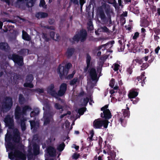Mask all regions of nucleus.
<instances>
[{"label": "nucleus", "instance_id": "a211bd4d", "mask_svg": "<svg viewBox=\"0 0 160 160\" xmlns=\"http://www.w3.org/2000/svg\"><path fill=\"white\" fill-rule=\"evenodd\" d=\"M146 77L145 76V72H143L142 73L141 75L137 77V80L140 83H141V85L142 86H144L145 83V80Z\"/></svg>", "mask_w": 160, "mask_h": 160}, {"label": "nucleus", "instance_id": "8fccbe9b", "mask_svg": "<svg viewBox=\"0 0 160 160\" xmlns=\"http://www.w3.org/2000/svg\"><path fill=\"white\" fill-rule=\"evenodd\" d=\"M114 68L113 70L115 71H118L120 67V65L117 63H115L113 64Z\"/></svg>", "mask_w": 160, "mask_h": 160}, {"label": "nucleus", "instance_id": "393cba45", "mask_svg": "<svg viewBox=\"0 0 160 160\" xmlns=\"http://www.w3.org/2000/svg\"><path fill=\"white\" fill-rule=\"evenodd\" d=\"M31 108L28 105H26L22 108V113L23 115H26L27 112H30L32 110Z\"/></svg>", "mask_w": 160, "mask_h": 160}, {"label": "nucleus", "instance_id": "7c9ffc66", "mask_svg": "<svg viewBox=\"0 0 160 160\" xmlns=\"http://www.w3.org/2000/svg\"><path fill=\"white\" fill-rule=\"evenodd\" d=\"M125 118L123 117H121L119 118L118 121L120 122L122 126L125 127L126 124V120L125 119Z\"/></svg>", "mask_w": 160, "mask_h": 160}, {"label": "nucleus", "instance_id": "a19ab883", "mask_svg": "<svg viewBox=\"0 0 160 160\" xmlns=\"http://www.w3.org/2000/svg\"><path fill=\"white\" fill-rule=\"evenodd\" d=\"M85 108H82L78 109V113L81 115H82L85 111Z\"/></svg>", "mask_w": 160, "mask_h": 160}, {"label": "nucleus", "instance_id": "69168bd1", "mask_svg": "<svg viewBox=\"0 0 160 160\" xmlns=\"http://www.w3.org/2000/svg\"><path fill=\"white\" fill-rule=\"evenodd\" d=\"M114 79H112L111 81H110V83H109V86L112 88H113V87L114 86V83L113 82H112V80H114Z\"/></svg>", "mask_w": 160, "mask_h": 160}, {"label": "nucleus", "instance_id": "cd10ccee", "mask_svg": "<svg viewBox=\"0 0 160 160\" xmlns=\"http://www.w3.org/2000/svg\"><path fill=\"white\" fill-rule=\"evenodd\" d=\"M26 121V118H23L22 119L20 120V125L22 131H24L26 129V126L25 121Z\"/></svg>", "mask_w": 160, "mask_h": 160}, {"label": "nucleus", "instance_id": "09e8293b", "mask_svg": "<svg viewBox=\"0 0 160 160\" xmlns=\"http://www.w3.org/2000/svg\"><path fill=\"white\" fill-rule=\"evenodd\" d=\"M32 90L34 91H35L40 93H43L44 92V89L43 88H39L34 89H32Z\"/></svg>", "mask_w": 160, "mask_h": 160}, {"label": "nucleus", "instance_id": "338daca9", "mask_svg": "<svg viewBox=\"0 0 160 160\" xmlns=\"http://www.w3.org/2000/svg\"><path fill=\"white\" fill-rule=\"evenodd\" d=\"M154 56H152L151 57V58L148 61V62L149 63H151L153 61H154Z\"/></svg>", "mask_w": 160, "mask_h": 160}, {"label": "nucleus", "instance_id": "aec40b11", "mask_svg": "<svg viewBox=\"0 0 160 160\" xmlns=\"http://www.w3.org/2000/svg\"><path fill=\"white\" fill-rule=\"evenodd\" d=\"M33 154L34 156H36L39 154L40 148L39 146L36 143L32 144Z\"/></svg>", "mask_w": 160, "mask_h": 160}, {"label": "nucleus", "instance_id": "680f3d73", "mask_svg": "<svg viewBox=\"0 0 160 160\" xmlns=\"http://www.w3.org/2000/svg\"><path fill=\"white\" fill-rule=\"evenodd\" d=\"M33 153H28L27 154V157L28 159H31L33 158Z\"/></svg>", "mask_w": 160, "mask_h": 160}, {"label": "nucleus", "instance_id": "a18cd8bd", "mask_svg": "<svg viewBox=\"0 0 160 160\" xmlns=\"http://www.w3.org/2000/svg\"><path fill=\"white\" fill-rule=\"evenodd\" d=\"M133 63H134V62H136L138 63L139 65H141L143 61H142V59L136 58L133 60Z\"/></svg>", "mask_w": 160, "mask_h": 160}, {"label": "nucleus", "instance_id": "f704fd0d", "mask_svg": "<svg viewBox=\"0 0 160 160\" xmlns=\"http://www.w3.org/2000/svg\"><path fill=\"white\" fill-rule=\"evenodd\" d=\"M106 142V141H105V145L104 147V148H105V149H106V150L108 151V153L109 152H110L112 151L111 150L112 148L111 147V146L109 144H108L107 145Z\"/></svg>", "mask_w": 160, "mask_h": 160}, {"label": "nucleus", "instance_id": "ddd939ff", "mask_svg": "<svg viewBox=\"0 0 160 160\" xmlns=\"http://www.w3.org/2000/svg\"><path fill=\"white\" fill-rule=\"evenodd\" d=\"M101 116L105 118V120H108L111 118L112 115L110 110H107V111L103 112V113H101Z\"/></svg>", "mask_w": 160, "mask_h": 160}, {"label": "nucleus", "instance_id": "bb28decb", "mask_svg": "<svg viewBox=\"0 0 160 160\" xmlns=\"http://www.w3.org/2000/svg\"><path fill=\"white\" fill-rule=\"evenodd\" d=\"M48 14L47 13L39 12L37 13L36 15V16L38 18H44L48 17Z\"/></svg>", "mask_w": 160, "mask_h": 160}, {"label": "nucleus", "instance_id": "4d7b16f0", "mask_svg": "<svg viewBox=\"0 0 160 160\" xmlns=\"http://www.w3.org/2000/svg\"><path fill=\"white\" fill-rule=\"evenodd\" d=\"M45 2L44 0H40L39 6L40 7H44L45 4Z\"/></svg>", "mask_w": 160, "mask_h": 160}, {"label": "nucleus", "instance_id": "f3484780", "mask_svg": "<svg viewBox=\"0 0 160 160\" xmlns=\"http://www.w3.org/2000/svg\"><path fill=\"white\" fill-rule=\"evenodd\" d=\"M31 129H33L34 131L36 132L39 127V123L38 122H36L34 120H31L29 121Z\"/></svg>", "mask_w": 160, "mask_h": 160}, {"label": "nucleus", "instance_id": "c9c22d12", "mask_svg": "<svg viewBox=\"0 0 160 160\" xmlns=\"http://www.w3.org/2000/svg\"><path fill=\"white\" fill-rule=\"evenodd\" d=\"M65 144L64 142L60 144L57 147V149L59 151H62L64 149Z\"/></svg>", "mask_w": 160, "mask_h": 160}, {"label": "nucleus", "instance_id": "603ef678", "mask_svg": "<svg viewBox=\"0 0 160 160\" xmlns=\"http://www.w3.org/2000/svg\"><path fill=\"white\" fill-rule=\"evenodd\" d=\"M131 101L132 102V103L133 104H136L139 101V98H135V100H133V99H131Z\"/></svg>", "mask_w": 160, "mask_h": 160}, {"label": "nucleus", "instance_id": "6e6d98bb", "mask_svg": "<svg viewBox=\"0 0 160 160\" xmlns=\"http://www.w3.org/2000/svg\"><path fill=\"white\" fill-rule=\"evenodd\" d=\"M139 36V33L138 32H136L134 33V35L132 37V39L134 40H136Z\"/></svg>", "mask_w": 160, "mask_h": 160}, {"label": "nucleus", "instance_id": "2eb2a0df", "mask_svg": "<svg viewBox=\"0 0 160 160\" xmlns=\"http://www.w3.org/2000/svg\"><path fill=\"white\" fill-rule=\"evenodd\" d=\"M138 94V92L136 91V89L133 88L129 91L128 96L130 99H133L135 98Z\"/></svg>", "mask_w": 160, "mask_h": 160}, {"label": "nucleus", "instance_id": "39448f33", "mask_svg": "<svg viewBox=\"0 0 160 160\" xmlns=\"http://www.w3.org/2000/svg\"><path fill=\"white\" fill-rule=\"evenodd\" d=\"M13 105V101L12 98L6 97L3 100L2 103V108L5 111H9Z\"/></svg>", "mask_w": 160, "mask_h": 160}, {"label": "nucleus", "instance_id": "b1692460", "mask_svg": "<svg viewBox=\"0 0 160 160\" xmlns=\"http://www.w3.org/2000/svg\"><path fill=\"white\" fill-rule=\"evenodd\" d=\"M29 50L27 49H21L18 52V54L20 55V56H26L28 55L29 53Z\"/></svg>", "mask_w": 160, "mask_h": 160}, {"label": "nucleus", "instance_id": "1a4fd4ad", "mask_svg": "<svg viewBox=\"0 0 160 160\" xmlns=\"http://www.w3.org/2000/svg\"><path fill=\"white\" fill-rule=\"evenodd\" d=\"M34 79V77L32 74H29L27 75L26 77L25 82L23 84V86L25 87L32 88L34 87V85L32 83V82Z\"/></svg>", "mask_w": 160, "mask_h": 160}, {"label": "nucleus", "instance_id": "ea45409f", "mask_svg": "<svg viewBox=\"0 0 160 160\" xmlns=\"http://www.w3.org/2000/svg\"><path fill=\"white\" fill-rule=\"evenodd\" d=\"M149 66V64L148 62H145L142 63V65L141 66V70H143L146 69Z\"/></svg>", "mask_w": 160, "mask_h": 160}, {"label": "nucleus", "instance_id": "864d4df0", "mask_svg": "<svg viewBox=\"0 0 160 160\" xmlns=\"http://www.w3.org/2000/svg\"><path fill=\"white\" fill-rule=\"evenodd\" d=\"M44 28L47 29L53 30H55V27L53 26H49L48 25H46L44 26Z\"/></svg>", "mask_w": 160, "mask_h": 160}, {"label": "nucleus", "instance_id": "20e7f679", "mask_svg": "<svg viewBox=\"0 0 160 160\" xmlns=\"http://www.w3.org/2000/svg\"><path fill=\"white\" fill-rule=\"evenodd\" d=\"M87 33L86 31L83 29L80 30L79 32L75 34L72 39L73 42H78L79 41L84 42L87 39Z\"/></svg>", "mask_w": 160, "mask_h": 160}, {"label": "nucleus", "instance_id": "5701e85b", "mask_svg": "<svg viewBox=\"0 0 160 160\" xmlns=\"http://www.w3.org/2000/svg\"><path fill=\"white\" fill-rule=\"evenodd\" d=\"M140 26L142 27L145 28L149 26L150 24L148 20L147 19L145 18H142Z\"/></svg>", "mask_w": 160, "mask_h": 160}, {"label": "nucleus", "instance_id": "2f4dec72", "mask_svg": "<svg viewBox=\"0 0 160 160\" xmlns=\"http://www.w3.org/2000/svg\"><path fill=\"white\" fill-rule=\"evenodd\" d=\"M19 102L20 104H22L25 102V99L22 94H20L19 95Z\"/></svg>", "mask_w": 160, "mask_h": 160}, {"label": "nucleus", "instance_id": "0e129e2a", "mask_svg": "<svg viewBox=\"0 0 160 160\" xmlns=\"http://www.w3.org/2000/svg\"><path fill=\"white\" fill-rule=\"evenodd\" d=\"M30 116L31 117H34L35 116H37L35 113V112L33 111H32L30 114Z\"/></svg>", "mask_w": 160, "mask_h": 160}, {"label": "nucleus", "instance_id": "6ab92c4d", "mask_svg": "<svg viewBox=\"0 0 160 160\" xmlns=\"http://www.w3.org/2000/svg\"><path fill=\"white\" fill-rule=\"evenodd\" d=\"M4 122L6 126L10 127L13 124V121L9 115H7L4 119Z\"/></svg>", "mask_w": 160, "mask_h": 160}, {"label": "nucleus", "instance_id": "4468645a", "mask_svg": "<svg viewBox=\"0 0 160 160\" xmlns=\"http://www.w3.org/2000/svg\"><path fill=\"white\" fill-rule=\"evenodd\" d=\"M47 153L50 156L54 157L56 155V150L55 148L52 146H50L47 148Z\"/></svg>", "mask_w": 160, "mask_h": 160}, {"label": "nucleus", "instance_id": "58836bf2", "mask_svg": "<svg viewBox=\"0 0 160 160\" xmlns=\"http://www.w3.org/2000/svg\"><path fill=\"white\" fill-rule=\"evenodd\" d=\"M42 37L47 42H48L50 40L49 38L48 37L47 34L46 33H42Z\"/></svg>", "mask_w": 160, "mask_h": 160}, {"label": "nucleus", "instance_id": "052dcab7", "mask_svg": "<svg viewBox=\"0 0 160 160\" xmlns=\"http://www.w3.org/2000/svg\"><path fill=\"white\" fill-rule=\"evenodd\" d=\"M90 137L89 138V139L90 141H92L93 140L92 138L94 134V132L93 130H92L90 131Z\"/></svg>", "mask_w": 160, "mask_h": 160}, {"label": "nucleus", "instance_id": "13d9d810", "mask_svg": "<svg viewBox=\"0 0 160 160\" xmlns=\"http://www.w3.org/2000/svg\"><path fill=\"white\" fill-rule=\"evenodd\" d=\"M9 148L13 150L15 149V145L12 144V143H10L8 145Z\"/></svg>", "mask_w": 160, "mask_h": 160}, {"label": "nucleus", "instance_id": "774afa93", "mask_svg": "<svg viewBox=\"0 0 160 160\" xmlns=\"http://www.w3.org/2000/svg\"><path fill=\"white\" fill-rule=\"evenodd\" d=\"M54 22V20L52 18L49 19L48 21L49 23L51 25Z\"/></svg>", "mask_w": 160, "mask_h": 160}, {"label": "nucleus", "instance_id": "79ce46f5", "mask_svg": "<svg viewBox=\"0 0 160 160\" xmlns=\"http://www.w3.org/2000/svg\"><path fill=\"white\" fill-rule=\"evenodd\" d=\"M104 10L107 15L111 14V11L110 7L105 6Z\"/></svg>", "mask_w": 160, "mask_h": 160}, {"label": "nucleus", "instance_id": "e2e57ef3", "mask_svg": "<svg viewBox=\"0 0 160 160\" xmlns=\"http://www.w3.org/2000/svg\"><path fill=\"white\" fill-rule=\"evenodd\" d=\"M55 32L53 31H51L50 32V35L52 38L54 39L55 37Z\"/></svg>", "mask_w": 160, "mask_h": 160}, {"label": "nucleus", "instance_id": "3c124183", "mask_svg": "<svg viewBox=\"0 0 160 160\" xmlns=\"http://www.w3.org/2000/svg\"><path fill=\"white\" fill-rule=\"evenodd\" d=\"M131 65L130 67L128 68L127 69V72L129 74H131L132 72L133 67Z\"/></svg>", "mask_w": 160, "mask_h": 160}, {"label": "nucleus", "instance_id": "9b49d317", "mask_svg": "<svg viewBox=\"0 0 160 160\" xmlns=\"http://www.w3.org/2000/svg\"><path fill=\"white\" fill-rule=\"evenodd\" d=\"M97 14L98 15L101 20H104L106 19V16L105 14L103 8L102 7H98L97 10Z\"/></svg>", "mask_w": 160, "mask_h": 160}, {"label": "nucleus", "instance_id": "423d86ee", "mask_svg": "<svg viewBox=\"0 0 160 160\" xmlns=\"http://www.w3.org/2000/svg\"><path fill=\"white\" fill-rule=\"evenodd\" d=\"M15 157L22 160H26V159L25 154L17 149H15L14 152H11L8 154V158L11 160H14Z\"/></svg>", "mask_w": 160, "mask_h": 160}, {"label": "nucleus", "instance_id": "bf43d9fd", "mask_svg": "<svg viewBox=\"0 0 160 160\" xmlns=\"http://www.w3.org/2000/svg\"><path fill=\"white\" fill-rule=\"evenodd\" d=\"M70 1L71 2H72L74 5H79L78 0H70Z\"/></svg>", "mask_w": 160, "mask_h": 160}, {"label": "nucleus", "instance_id": "c85d7f7f", "mask_svg": "<svg viewBox=\"0 0 160 160\" xmlns=\"http://www.w3.org/2000/svg\"><path fill=\"white\" fill-rule=\"evenodd\" d=\"M20 138L19 133L18 132H17L15 133L12 139L14 142H18L19 141Z\"/></svg>", "mask_w": 160, "mask_h": 160}, {"label": "nucleus", "instance_id": "f03ea898", "mask_svg": "<svg viewBox=\"0 0 160 160\" xmlns=\"http://www.w3.org/2000/svg\"><path fill=\"white\" fill-rule=\"evenodd\" d=\"M55 86L53 83H51L47 88L48 93L52 96L57 99L61 100L59 97H62L65 94L67 90V85L66 83H62L60 86L59 89L57 92L54 89Z\"/></svg>", "mask_w": 160, "mask_h": 160}, {"label": "nucleus", "instance_id": "72a5a7b5", "mask_svg": "<svg viewBox=\"0 0 160 160\" xmlns=\"http://www.w3.org/2000/svg\"><path fill=\"white\" fill-rule=\"evenodd\" d=\"M77 82H79L78 78H75L70 81L69 84L71 86H73L76 84Z\"/></svg>", "mask_w": 160, "mask_h": 160}, {"label": "nucleus", "instance_id": "dca6fc26", "mask_svg": "<svg viewBox=\"0 0 160 160\" xmlns=\"http://www.w3.org/2000/svg\"><path fill=\"white\" fill-rule=\"evenodd\" d=\"M75 51V49L72 48H68L65 53V55L68 59L70 58L73 54Z\"/></svg>", "mask_w": 160, "mask_h": 160}, {"label": "nucleus", "instance_id": "de8ad7c7", "mask_svg": "<svg viewBox=\"0 0 160 160\" xmlns=\"http://www.w3.org/2000/svg\"><path fill=\"white\" fill-rule=\"evenodd\" d=\"M106 1L111 4H113L114 6L116 5L117 4V3H116V2L115 0H105Z\"/></svg>", "mask_w": 160, "mask_h": 160}, {"label": "nucleus", "instance_id": "5fc2aeb1", "mask_svg": "<svg viewBox=\"0 0 160 160\" xmlns=\"http://www.w3.org/2000/svg\"><path fill=\"white\" fill-rule=\"evenodd\" d=\"M108 105H106L101 108V111H103V112L104 111H107V110H109V109H108Z\"/></svg>", "mask_w": 160, "mask_h": 160}, {"label": "nucleus", "instance_id": "c03bdc74", "mask_svg": "<svg viewBox=\"0 0 160 160\" xmlns=\"http://www.w3.org/2000/svg\"><path fill=\"white\" fill-rule=\"evenodd\" d=\"M151 30L152 31L153 30L157 35L160 34V29L158 28H153V29H152Z\"/></svg>", "mask_w": 160, "mask_h": 160}, {"label": "nucleus", "instance_id": "c756f323", "mask_svg": "<svg viewBox=\"0 0 160 160\" xmlns=\"http://www.w3.org/2000/svg\"><path fill=\"white\" fill-rule=\"evenodd\" d=\"M27 2L26 5L28 8H31L34 6L35 0H25Z\"/></svg>", "mask_w": 160, "mask_h": 160}, {"label": "nucleus", "instance_id": "0eeeda50", "mask_svg": "<svg viewBox=\"0 0 160 160\" xmlns=\"http://www.w3.org/2000/svg\"><path fill=\"white\" fill-rule=\"evenodd\" d=\"M108 124V120H102L100 119H95L93 122V127L96 129H100L102 126L105 128H107Z\"/></svg>", "mask_w": 160, "mask_h": 160}, {"label": "nucleus", "instance_id": "f257e3e1", "mask_svg": "<svg viewBox=\"0 0 160 160\" xmlns=\"http://www.w3.org/2000/svg\"><path fill=\"white\" fill-rule=\"evenodd\" d=\"M72 66V64L70 62L66 64L64 66L61 64L59 65L57 71L61 79L63 80L64 78L65 79L71 80L73 77L76 72L75 71H73L72 74L68 75L69 69Z\"/></svg>", "mask_w": 160, "mask_h": 160}, {"label": "nucleus", "instance_id": "f8f14e48", "mask_svg": "<svg viewBox=\"0 0 160 160\" xmlns=\"http://www.w3.org/2000/svg\"><path fill=\"white\" fill-rule=\"evenodd\" d=\"M22 115V111H21L20 107L19 106H17L15 111V118L18 120L21 117Z\"/></svg>", "mask_w": 160, "mask_h": 160}, {"label": "nucleus", "instance_id": "4c0bfd02", "mask_svg": "<svg viewBox=\"0 0 160 160\" xmlns=\"http://www.w3.org/2000/svg\"><path fill=\"white\" fill-rule=\"evenodd\" d=\"M130 112L128 110H124L123 112V115L124 118L126 117H129L130 116Z\"/></svg>", "mask_w": 160, "mask_h": 160}, {"label": "nucleus", "instance_id": "37998d69", "mask_svg": "<svg viewBox=\"0 0 160 160\" xmlns=\"http://www.w3.org/2000/svg\"><path fill=\"white\" fill-rule=\"evenodd\" d=\"M80 156V154L77 152H75L72 156V158L73 159L76 160Z\"/></svg>", "mask_w": 160, "mask_h": 160}, {"label": "nucleus", "instance_id": "7ed1b4c3", "mask_svg": "<svg viewBox=\"0 0 160 160\" xmlns=\"http://www.w3.org/2000/svg\"><path fill=\"white\" fill-rule=\"evenodd\" d=\"M91 57L88 53L86 54V67L84 68V71L88 72L89 75L92 81L96 80L97 78L98 74L95 68L93 66L92 62H91Z\"/></svg>", "mask_w": 160, "mask_h": 160}, {"label": "nucleus", "instance_id": "49530a36", "mask_svg": "<svg viewBox=\"0 0 160 160\" xmlns=\"http://www.w3.org/2000/svg\"><path fill=\"white\" fill-rule=\"evenodd\" d=\"M89 101V99L88 98L86 97L85 98H84L83 100V102L82 103V105L84 106H86Z\"/></svg>", "mask_w": 160, "mask_h": 160}, {"label": "nucleus", "instance_id": "473e14b6", "mask_svg": "<svg viewBox=\"0 0 160 160\" xmlns=\"http://www.w3.org/2000/svg\"><path fill=\"white\" fill-rule=\"evenodd\" d=\"M87 28L89 31H91L93 29V26L92 21H89L88 23Z\"/></svg>", "mask_w": 160, "mask_h": 160}, {"label": "nucleus", "instance_id": "a878e982", "mask_svg": "<svg viewBox=\"0 0 160 160\" xmlns=\"http://www.w3.org/2000/svg\"><path fill=\"white\" fill-rule=\"evenodd\" d=\"M22 38L24 40L29 41L31 39V38L29 34L25 31H22Z\"/></svg>", "mask_w": 160, "mask_h": 160}, {"label": "nucleus", "instance_id": "9d476101", "mask_svg": "<svg viewBox=\"0 0 160 160\" xmlns=\"http://www.w3.org/2000/svg\"><path fill=\"white\" fill-rule=\"evenodd\" d=\"M53 116L50 112L44 113L43 118H44V125L45 126L49 124L51 119L52 118Z\"/></svg>", "mask_w": 160, "mask_h": 160}, {"label": "nucleus", "instance_id": "e433bc0d", "mask_svg": "<svg viewBox=\"0 0 160 160\" xmlns=\"http://www.w3.org/2000/svg\"><path fill=\"white\" fill-rule=\"evenodd\" d=\"M54 107L57 110H60V109H62H62L63 107L59 103H56L54 105Z\"/></svg>", "mask_w": 160, "mask_h": 160}, {"label": "nucleus", "instance_id": "412c9836", "mask_svg": "<svg viewBox=\"0 0 160 160\" xmlns=\"http://www.w3.org/2000/svg\"><path fill=\"white\" fill-rule=\"evenodd\" d=\"M0 49L6 52H8L10 49L7 43L0 42Z\"/></svg>", "mask_w": 160, "mask_h": 160}, {"label": "nucleus", "instance_id": "6e6552de", "mask_svg": "<svg viewBox=\"0 0 160 160\" xmlns=\"http://www.w3.org/2000/svg\"><path fill=\"white\" fill-rule=\"evenodd\" d=\"M9 58L12 60L15 63L17 64L18 66H22L24 65L23 58L22 56H20L15 53L12 54L10 58Z\"/></svg>", "mask_w": 160, "mask_h": 160}, {"label": "nucleus", "instance_id": "4be33fe9", "mask_svg": "<svg viewBox=\"0 0 160 160\" xmlns=\"http://www.w3.org/2000/svg\"><path fill=\"white\" fill-rule=\"evenodd\" d=\"M108 154L109 155V156L108 157V160H117L115 159L116 152L113 150H112L111 151L109 152Z\"/></svg>", "mask_w": 160, "mask_h": 160}]
</instances>
